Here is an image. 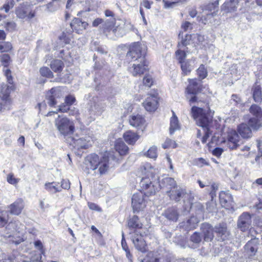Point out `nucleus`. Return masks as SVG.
Instances as JSON below:
<instances>
[{"label":"nucleus","mask_w":262,"mask_h":262,"mask_svg":"<svg viewBox=\"0 0 262 262\" xmlns=\"http://www.w3.org/2000/svg\"><path fill=\"white\" fill-rule=\"evenodd\" d=\"M223 151L222 148L216 147L213 150L212 154L217 157H219L222 154Z\"/></svg>","instance_id":"obj_63"},{"label":"nucleus","mask_w":262,"mask_h":262,"mask_svg":"<svg viewBox=\"0 0 262 262\" xmlns=\"http://www.w3.org/2000/svg\"><path fill=\"white\" fill-rule=\"evenodd\" d=\"M128 227L130 228H141L142 224L139 220L137 216L134 215L128 221Z\"/></svg>","instance_id":"obj_37"},{"label":"nucleus","mask_w":262,"mask_h":262,"mask_svg":"<svg viewBox=\"0 0 262 262\" xmlns=\"http://www.w3.org/2000/svg\"><path fill=\"white\" fill-rule=\"evenodd\" d=\"M75 101V98L74 97L71 95H69L67 96L65 98V103L69 105H72Z\"/></svg>","instance_id":"obj_60"},{"label":"nucleus","mask_w":262,"mask_h":262,"mask_svg":"<svg viewBox=\"0 0 262 262\" xmlns=\"http://www.w3.org/2000/svg\"><path fill=\"white\" fill-rule=\"evenodd\" d=\"M123 138L128 144L133 145L139 139V136L132 131L128 130L124 133Z\"/></svg>","instance_id":"obj_25"},{"label":"nucleus","mask_w":262,"mask_h":262,"mask_svg":"<svg viewBox=\"0 0 262 262\" xmlns=\"http://www.w3.org/2000/svg\"><path fill=\"white\" fill-rule=\"evenodd\" d=\"M135 248L139 251L144 252L145 251L146 243L143 236L141 235H135L132 239Z\"/></svg>","instance_id":"obj_23"},{"label":"nucleus","mask_w":262,"mask_h":262,"mask_svg":"<svg viewBox=\"0 0 262 262\" xmlns=\"http://www.w3.org/2000/svg\"><path fill=\"white\" fill-rule=\"evenodd\" d=\"M7 182L12 185H16L18 182L19 179L14 178L13 174L9 173L7 178Z\"/></svg>","instance_id":"obj_52"},{"label":"nucleus","mask_w":262,"mask_h":262,"mask_svg":"<svg viewBox=\"0 0 262 262\" xmlns=\"http://www.w3.org/2000/svg\"><path fill=\"white\" fill-rule=\"evenodd\" d=\"M132 204L134 212H138L145 208L146 200L142 193L139 192L133 195Z\"/></svg>","instance_id":"obj_10"},{"label":"nucleus","mask_w":262,"mask_h":262,"mask_svg":"<svg viewBox=\"0 0 262 262\" xmlns=\"http://www.w3.org/2000/svg\"><path fill=\"white\" fill-rule=\"evenodd\" d=\"M257 146L258 149V154L255 158V161H258L260 157H262V141L257 140Z\"/></svg>","instance_id":"obj_56"},{"label":"nucleus","mask_w":262,"mask_h":262,"mask_svg":"<svg viewBox=\"0 0 262 262\" xmlns=\"http://www.w3.org/2000/svg\"><path fill=\"white\" fill-rule=\"evenodd\" d=\"M64 64L63 62L59 59H55L51 61L50 67L55 72H60L63 69Z\"/></svg>","instance_id":"obj_34"},{"label":"nucleus","mask_w":262,"mask_h":262,"mask_svg":"<svg viewBox=\"0 0 262 262\" xmlns=\"http://www.w3.org/2000/svg\"><path fill=\"white\" fill-rule=\"evenodd\" d=\"M143 83L144 85L148 88L150 87L153 83V79L151 76L149 75H146L143 79Z\"/></svg>","instance_id":"obj_50"},{"label":"nucleus","mask_w":262,"mask_h":262,"mask_svg":"<svg viewBox=\"0 0 262 262\" xmlns=\"http://www.w3.org/2000/svg\"><path fill=\"white\" fill-rule=\"evenodd\" d=\"M142 172L146 176L140 182V186L144 191V195L148 196L155 194L157 188H155L150 179L154 176L155 170L149 164H146L142 170Z\"/></svg>","instance_id":"obj_3"},{"label":"nucleus","mask_w":262,"mask_h":262,"mask_svg":"<svg viewBox=\"0 0 262 262\" xmlns=\"http://www.w3.org/2000/svg\"><path fill=\"white\" fill-rule=\"evenodd\" d=\"M192 24L189 21H185L182 24V28L185 31L191 30L192 29Z\"/></svg>","instance_id":"obj_59"},{"label":"nucleus","mask_w":262,"mask_h":262,"mask_svg":"<svg viewBox=\"0 0 262 262\" xmlns=\"http://www.w3.org/2000/svg\"><path fill=\"white\" fill-rule=\"evenodd\" d=\"M219 197L220 203L224 207L228 208L232 206L233 198L228 192H221Z\"/></svg>","instance_id":"obj_21"},{"label":"nucleus","mask_w":262,"mask_h":262,"mask_svg":"<svg viewBox=\"0 0 262 262\" xmlns=\"http://www.w3.org/2000/svg\"><path fill=\"white\" fill-rule=\"evenodd\" d=\"M62 96V93L59 88H52L47 96L48 104L51 106H54L57 104L56 98Z\"/></svg>","instance_id":"obj_15"},{"label":"nucleus","mask_w":262,"mask_h":262,"mask_svg":"<svg viewBox=\"0 0 262 262\" xmlns=\"http://www.w3.org/2000/svg\"><path fill=\"white\" fill-rule=\"evenodd\" d=\"M193 39L195 42L203 45L205 41V37L199 34H193Z\"/></svg>","instance_id":"obj_49"},{"label":"nucleus","mask_w":262,"mask_h":262,"mask_svg":"<svg viewBox=\"0 0 262 262\" xmlns=\"http://www.w3.org/2000/svg\"><path fill=\"white\" fill-rule=\"evenodd\" d=\"M181 63V68L184 75H188L191 71V67L188 61H184Z\"/></svg>","instance_id":"obj_42"},{"label":"nucleus","mask_w":262,"mask_h":262,"mask_svg":"<svg viewBox=\"0 0 262 262\" xmlns=\"http://www.w3.org/2000/svg\"><path fill=\"white\" fill-rule=\"evenodd\" d=\"M200 90V83L196 79L189 81L186 91L190 95H195Z\"/></svg>","instance_id":"obj_24"},{"label":"nucleus","mask_w":262,"mask_h":262,"mask_svg":"<svg viewBox=\"0 0 262 262\" xmlns=\"http://www.w3.org/2000/svg\"><path fill=\"white\" fill-rule=\"evenodd\" d=\"M15 13L17 16L21 19L28 17L30 19L34 17V13L30 11L29 6L26 3L20 4L16 9Z\"/></svg>","instance_id":"obj_12"},{"label":"nucleus","mask_w":262,"mask_h":262,"mask_svg":"<svg viewBox=\"0 0 262 262\" xmlns=\"http://www.w3.org/2000/svg\"><path fill=\"white\" fill-rule=\"evenodd\" d=\"M238 132L244 138H250L252 135V132L250 127L246 124H241L238 127Z\"/></svg>","instance_id":"obj_29"},{"label":"nucleus","mask_w":262,"mask_h":262,"mask_svg":"<svg viewBox=\"0 0 262 262\" xmlns=\"http://www.w3.org/2000/svg\"><path fill=\"white\" fill-rule=\"evenodd\" d=\"M191 113L197 125L203 129L211 128L212 127L213 115L202 108L192 106Z\"/></svg>","instance_id":"obj_4"},{"label":"nucleus","mask_w":262,"mask_h":262,"mask_svg":"<svg viewBox=\"0 0 262 262\" xmlns=\"http://www.w3.org/2000/svg\"><path fill=\"white\" fill-rule=\"evenodd\" d=\"M87 130H79L72 138L75 148L78 149H86L91 145L92 138L87 135Z\"/></svg>","instance_id":"obj_6"},{"label":"nucleus","mask_w":262,"mask_h":262,"mask_svg":"<svg viewBox=\"0 0 262 262\" xmlns=\"http://www.w3.org/2000/svg\"><path fill=\"white\" fill-rule=\"evenodd\" d=\"M198 223V219L192 216L186 222L182 223L181 226H183L186 230L189 231L195 228Z\"/></svg>","instance_id":"obj_32"},{"label":"nucleus","mask_w":262,"mask_h":262,"mask_svg":"<svg viewBox=\"0 0 262 262\" xmlns=\"http://www.w3.org/2000/svg\"><path fill=\"white\" fill-rule=\"evenodd\" d=\"M163 215L168 220L173 222L178 221L180 215L178 209L174 207L167 208L163 213Z\"/></svg>","instance_id":"obj_22"},{"label":"nucleus","mask_w":262,"mask_h":262,"mask_svg":"<svg viewBox=\"0 0 262 262\" xmlns=\"http://www.w3.org/2000/svg\"><path fill=\"white\" fill-rule=\"evenodd\" d=\"M239 0H226L221 6V11L224 13L234 12L236 11Z\"/></svg>","instance_id":"obj_13"},{"label":"nucleus","mask_w":262,"mask_h":262,"mask_svg":"<svg viewBox=\"0 0 262 262\" xmlns=\"http://www.w3.org/2000/svg\"><path fill=\"white\" fill-rule=\"evenodd\" d=\"M24 208V201L21 199L17 200L8 207V208L9 209V212L11 214L16 215L20 214Z\"/></svg>","instance_id":"obj_18"},{"label":"nucleus","mask_w":262,"mask_h":262,"mask_svg":"<svg viewBox=\"0 0 262 262\" xmlns=\"http://www.w3.org/2000/svg\"><path fill=\"white\" fill-rule=\"evenodd\" d=\"M34 246L35 248H37L39 250H40L41 254H43L44 252L43 250V245L42 243L38 240L34 242Z\"/></svg>","instance_id":"obj_62"},{"label":"nucleus","mask_w":262,"mask_h":262,"mask_svg":"<svg viewBox=\"0 0 262 262\" xmlns=\"http://www.w3.org/2000/svg\"><path fill=\"white\" fill-rule=\"evenodd\" d=\"M214 232L216 233L218 240L225 241L229 235L226 224H219L214 227Z\"/></svg>","instance_id":"obj_17"},{"label":"nucleus","mask_w":262,"mask_h":262,"mask_svg":"<svg viewBox=\"0 0 262 262\" xmlns=\"http://www.w3.org/2000/svg\"><path fill=\"white\" fill-rule=\"evenodd\" d=\"M147 62L144 60L142 63L138 64H134L130 71L134 76H137L143 74L147 70Z\"/></svg>","instance_id":"obj_20"},{"label":"nucleus","mask_w":262,"mask_h":262,"mask_svg":"<svg viewBox=\"0 0 262 262\" xmlns=\"http://www.w3.org/2000/svg\"><path fill=\"white\" fill-rule=\"evenodd\" d=\"M219 1L215 0L209 2L208 4L204 6V9L209 12H212L216 11L217 14L219 11Z\"/></svg>","instance_id":"obj_36"},{"label":"nucleus","mask_w":262,"mask_h":262,"mask_svg":"<svg viewBox=\"0 0 262 262\" xmlns=\"http://www.w3.org/2000/svg\"><path fill=\"white\" fill-rule=\"evenodd\" d=\"M145 48L139 42L133 43L129 47V51L126 54L128 59L136 60L144 55Z\"/></svg>","instance_id":"obj_9"},{"label":"nucleus","mask_w":262,"mask_h":262,"mask_svg":"<svg viewBox=\"0 0 262 262\" xmlns=\"http://www.w3.org/2000/svg\"><path fill=\"white\" fill-rule=\"evenodd\" d=\"M45 188L51 193H55L61 191V189L58 186V184L55 182L46 183Z\"/></svg>","instance_id":"obj_33"},{"label":"nucleus","mask_w":262,"mask_h":262,"mask_svg":"<svg viewBox=\"0 0 262 262\" xmlns=\"http://www.w3.org/2000/svg\"><path fill=\"white\" fill-rule=\"evenodd\" d=\"M162 184L166 187L167 190L166 193L171 200L176 202L183 200L184 203V210L189 212L192 207V201L193 199L191 193L188 192L185 189L179 187L174 179L167 177L162 180Z\"/></svg>","instance_id":"obj_1"},{"label":"nucleus","mask_w":262,"mask_h":262,"mask_svg":"<svg viewBox=\"0 0 262 262\" xmlns=\"http://www.w3.org/2000/svg\"><path fill=\"white\" fill-rule=\"evenodd\" d=\"M115 148L116 150L121 156L126 155L128 150V147L121 140H117L116 141Z\"/></svg>","instance_id":"obj_28"},{"label":"nucleus","mask_w":262,"mask_h":262,"mask_svg":"<svg viewBox=\"0 0 262 262\" xmlns=\"http://www.w3.org/2000/svg\"><path fill=\"white\" fill-rule=\"evenodd\" d=\"M201 230L204 241L211 242L213 239L214 228L210 224L207 223H203L201 226Z\"/></svg>","instance_id":"obj_14"},{"label":"nucleus","mask_w":262,"mask_h":262,"mask_svg":"<svg viewBox=\"0 0 262 262\" xmlns=\"http://www.w3.org/2000/svg\"><path fill=\"white\" fill-rule=\"evenodd\" d=\"M12 48V45L9 42H5L4 45H0V50L3 52H8Z\"/></svg>","instance_id":"obj_54"},{"label":"nucleus","mask_w":262,"mask_h":262,"mask_svg":"<svg viewBox=\"0 0 262 262\" xmlns=\"http://www.w3.org/2000/svg\"><path fill=\"white\" fill-rule=\"evenodd\" d=\"M248 124L253 129L257 130L261 126L262 119L253 117L249 119Z\"/></svg>","instance_id":"obj_38"},{"label":"nucleus","mask_w":262,"mask_h":262,"mask_svg":"<svg viewBox=\"0 0 262 262\" xmlns=\"http://www.w3.org/2000/svg\"><path fill=\"white\" fill-rule=\"evenodd\" d=\"M162 146L163 148L166 149L168 148H176L177 144L176 142L170 139H166L164 143L162 144Z\"/></svg>","instance_id":"obj_44"},{"label":"nucleus","mask_w":262,"mask_h":262,"mask_svg":"<svg viewBox=\"0 0 262 262\" xmlns=\"http://www.w3.org/2000/svg\"><path fill=\"white\" fill-rule=\"evenodd\" d=\"M16 25L13 21L7 22L4 23V27L7 30L13 31L15 30Z\"/></svg>","instance_id":"obj_55"},{"label":"nucleus","mask_w":262,"mask_h":262,"mask_svg":"<svg viewBox=\"0 0 262 262\" xmlns=\"http://www.w3.org/2000/svg\"><path fill=\"white\" fill-rule=\"evenodd\" d=\"M12 86L3 84L0 91V112L9 110L11 106L12 101L10 97V93Z\"/></svg>","instance_id":"obj_7"},{"label":"nucleus","mask_w":262,"mask_h":262,"mask_svg":"<svg viewBox=\"0 0 262 262\" xmlns=\"http://www.w3.org/2000/svg\"><path fill=\"white\" fill-rule=\"evenodd\" d=\"M194 164H195V165H196V166H198L200 167H202L205 165H208V163L206 162V161L202 158L195 159L194 160Z\"/></svg>","instance_id":"obj_57"},{"label":"nucleus","mask_w":262,"mask_h":262,"mask_svg":"<svg viewBox=\"0 0 262 262\" xmlns=\"http://www.w3.org/2000/svg\"><path fill=\"white\" fill-rule=\"evenodd\" d=\"M88 206H89V208L91 210H96L99 212L101 211V209L98 205L95 204V203H89Z\"/></svg>","instance_id":"obj_64"},{"label":"nucleus","mask_w":262,"mask_h":262,"mask_svg":"<svg viewBox=\"0 0 262 262\" xmlns=\"http://www.w3.org/2000/svg\"><path fill=\"white\" fill-rule=\"evenodd\" d=\"M55 125L60 134L64 136L72 135L75 130L74 124L68 118L58 116Z\"/></svg>","instance_id":"obj_5"},{"label":"nucleus","mask_w":262,"mask_h":262,"mask_svg":"<svg viewBox=\"0 0 262 262\" xmlns=\"http://www.w3.org/2000/svg\"><path fill=\"white\" fill-rule=\"evenodd\" d=\"M89 24L85 21L79 18H74L71 23L72 29L78 34H81L82 31L86 29Z\"/></svg>","instance_id":"obj_16"},{"label":"nucleus","mask_w":262,"mask_h":262,"mask_svg":"<svg viewBox=\"0 0 262 262\" xmlns=\"http://www.w3.org/2000/svg\"><path fill=\"white\" fill-rule=\"evenodd\" d=\"M259 241L258 238H253L249 241L245 246V251L250 255L253 256L258 249Z\"/></svg>","instance_id":"obj_19"},{"label":"nucleus","mask_w":262,"mask_h":262,"mask_svg":"<svg viewBox=\"0 0 262 262\" xmlns=\"http://www.w3.org/2000/svg\"><path fill=\"white\" fill-rule=\"evenodd\" d=\"M252 215L249 212H244L238 217L237 221V227L242 232L249 230L252 225Z\"/></svg>","instance_id":"obj_8"},{"label":"nucleus","mask_w":262,"mask_h":262,"mask_svg":"<svg viewBox=\"0 0 262 262\" xmlns=\"http://www.w3.org/2000/svg\"><path fill=\"white\" fill-rule=\"evenodd\" d=\"M249 111L255 118L262 119V110L260 107L256 104H253L250 107Z\"/></svg>","instance_id":"obj_39"},{"label":"nucleus","mask_w":262,"mask_h":262,"mask_svg":"<svg viewBox=\"0 0 262 262\" xmlns=\"http://www.w3.org/2000/svg\"><path fill=\"white\" fill-rule=\"evenodd\" d=\"M204 129L205 130V135L202 139V142L203 143H205L206 142L209 136L211 135L212 131L211 130V128H206Z\"/></svg>","instance_id":"obj_58"},{"label":"nucleus","mask_w":262,"mask_h":262,"mask_svg":"<svg viewBox=\"0 0 262 262\" xmlns=\"http://www.w3.org/2000/svg\"><path fill=\"white\" fill-rule=\"evenodd\" d=\"M60 186L63 189H68L70 188V182L68 180H62Z\"/></svg>","instance_id":"obj_61"},{"label":"nucleus","mask_w":262,"mask_h":262,"mask_svg":"<svg viewBox=\"0 0 262 262\" xmlns=\"http://www.w3.org/2000/svg\"><path fill=\"white\" fill-rule=\"evenodd\" d=\"M180 126L179 120L175 113L172 112V116L170 118L169 132L170 134H173L175 131L180 129Z\"/></svg>","instance_id":"obj_30"},{"label":"nucleus","mask_w":262,"mask_h":262,"mask_svg":"<svg viewBox=\"0 0 262 262\" xmlns=\"http://www.w3.org/2000/svg\"><path fill=\"white\" fill-rule=\"evenodd\" d=\"M193 38V35L186 34L185 39H182L181 43H179L178 46H186L189 43V41L191 38Z\"/></svg>","instance_id":"obj_51"},{"label":"nucleus","mask_w":262,"mask_h":262,"mask_svg":"<svg viewBox=\"0 0 262 262\" xmlns=\"http://www.w3.org/2000/svg\"><path fill=\"white\" fill-rule=\"evenodd\" d=\"M217 15L216 11L212 12L207 14L205 16L201 17L199 21L204 24H213L215 22L214 17Z\"/></svg>","instance_id":"obj_31"},{"label":"nucleus","mask_w":262,"mask_h":262,"mask_svg":"<svg viewBox=\"0 0 262 262\" xmlns=\"http://www.w3.org/2000/svg\"><path fill=\"white\" fill-rule=\"evenodd\" d=\"M84 164L88 169H98L100 174L105 173L110 167L108 157L106 155L99 158L96 154H91L86 157Z\"/></svg>","instance_id":"obj_2"},{"label":"nucleus","mask_w":262,"mask_h":262,"mask_svg":"<svg viewBox=\"0 0 262 262\" xmlns=\"http://www.w3.org/2000/svg\"><path fill=\"white\" fill-rule=\"evenodd\" d=\"M228 142H238V136L235 131L232 130L228 135Z\"/></svg>","instance_id":"obj_48"},{"label":"nucleus","mask_w":262,"mask_h":262,"mask_svg":"<svg viewBox=\"0 0 262 262\" xmlns=\"http://www.w3.org/2000/svg\"><path fill=\"white\" fill-rule=\"evenodd\" d=\"M14 2L13 0H8L2 7L0 8V10H4L6 13H8L9 10L13 7Z\"/></svg>","instance_id":"obj_47"},{"label":"nucleus","mask_w":262,"mask_h":262,"mask_svg":"<svg viewBox=\"0 0 262 262\" xmlns=\"http://www.w3.org/2000/svg\"><path fill=\"white\" fill-rule=\"evenodd\" d=\"M197 74L200 79H203L207 75V71L203 64H201L197 70Z\"/></svg>","instance_id":"obj_45"},{"label":"nucleus","mask_w":262,"mask_h":262,"mask_svg":"<svg viewBox=\"0 0 262 262\" xmlns=\"http://www.w3.org/2000/svg\"><path fill=\"white\" fill-rule=\"evenodd\" d=\"M9 214L7 211L0 212V227H4L8 222Z\"/></svg>","instance_id":"obj_40"},{"label":"nucleus","mask_w":262,"mask_h":262,"mask_svg":"<svg viewBox=\"0 0 262 262\" xmlns=\"http://www.w3.org/2000/svg\"><path fill=\"white\" fill-rule=\"evenodd\" d=\"M202 241V237L200 233L195 232L193 233L190 237V243H188V246L193 249L196 248L198 247L199 244Z\"/></svg>","instance_id":"obj_27"},{"label":"nucleus","mask_w":262,"mask_h":262,"mask_svg":"<svg viewBox=\"0 0 262 262\" xmlns=\"http://www.w3.org/2000/svg\"><path fill=\"white\" fill-rule=\"evenodd\" d=\"M176 56L179 63L185 61L184 60L186 57V53L181 50H178L176 52Z\"/></svg>","instance_id":"obj_46"},{"label":"nucleus","mask_w":262,"mask_h":262,"mask_svg":"<svg viewBox=\"0 0 262 262\" xmlns=\"http://www.w3.org/2000/svg\"><path fill=\"white\" fill-rule=\"evenodd\" d=\"M130 125L137 127L143 125L145 123V119L142 116L139 115H132L129 120Z\"/></svg>","instance_id":"obj_26"},{"label":"nucleus","mask_w":262,"mask_h":262,"mask_svg":"<svg viewBox=\"0 0 262 262\" xmlns=\"http://www.w3.org/2000/svg\"><path fill=\"white\" fill-rule=\"evenodd\" d=\"M143 106L148 112H154L158 108V101L156 94L148 95L145 100L142 103Z\"/></svg>","instance_id":"obj_11"},{"label":"nucleus","mask_w":262,"mask_h":262,"mask_svg":"<svg viewBox=\"0 0 262 262\" xmlns=\"http://www.w3.org/2000/svg\"><path fill=\"white\" fill-rule=\"evenodd\" d=\"M252 91L254 100L256 102H260L262 100V94L260 86L254 85Z\"/></svg>","instance_id":"obj_35"},{"label":"nucleus","mask_w":262,"mask_h":262,"mask_svg":"<svg viewBox=\"0 0 262 262\" xmlns=\"http://www.w3.org/2000/svg\"><path fill=\"white\" fill-rule=\"evenodd\" d=\"M1 60L4 67H7L11 61L10 56L8 54H3Z\"/></svg>","instance_id":"obj_53"},{"label":"nucleus","mask_w":262,"mask_h":262,"mask_svg":"<svg viewBox=\"0 0 262 262\" xmlns=\"http://www.w3.org/2000/svg\"><path fill=\"white\" fill-rule=\"evenodd\" d=\"M39 72L42 76L46 77L47 78H53L54 75L51 71L46 67H42L39 70Z\"/></svg>","instance_id":"obj_41"},{"label":"nucleus","mask_w":262,"mask_h":262,"mask_svg":"<svg viewBox=\"0 0 262 262\" xmlns=\"http://www.w3.org/2000/svg\"><path fill=\"white\" fill-rule=\"evenodd\" d=\"M147 157L155 159L157 157V148L155 146L151 147L145 154Z\"/></svg>","instance_id":"obj_43"}]
</instances>
